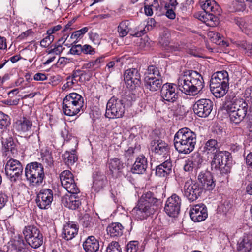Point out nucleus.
Wrapping results in <instances>:
<instances>
[{"instance_id":"f257e3e1","label":"nucleus","mask_w":252,"mask_h":252,"mask_svg":"<svg viewBox=\"0 0 252 252\" xmlns=\"http://www.w3.org/2000/svg\"><path fill=\"white\" fill-rule=\"evenodd\" d=\"M204 80L198 72L192 70L184 71L178 79L177 84L166 83L160 90L162 100L174 103L178 99V90L187 95H195L204 87Z\"/></svg>"},{"instance_id":"f03ea898","label":"nucleus","mask_w":252,"mask_h":252,"mask_svg":"<svg viewBox=\"0 0 252 252\" xmlns=\"http://www.w3.org/2000/svg\"><path fill=\"white\" fill-rule=\"evenodd\" d=\"M161 203V199L151 191L143 193L132 212L135 217L142 220L154 214Z\"/></svg>"},{"instance_id":"7ed1b4c3","label":"nucleus","mask_w":252,"mask_h":252,"mask_svg":"<svg viewBox=\"0 0 252 252\" xmlns=\"http://www.w3.org/2000/svg\"><path fill=\"white\" fill-rule=\"evenodd\" d=\"M196 143V135L189 128H181L175 134L174 144L176 150L181 154L191 153Z\"/></svg>"},{"instance_id":"20e7f679","label":"nucleus","mask_w":252,"mask_h":252,"mask_svg":"<svg viewBox=\"0 0 252 252\" xmlns=\"http://www.w3.org/2000/svg\"><path fill=\"white\" fill-rule=\"evenodd\" d=\"M225 107L231 123L238 124L246 116L248 104L243 99L234 97L231 101L227 100Z\"/></svg>"},{"instance_id":"39448f33","label":"nucleus","mask_w":252,"mask_h":252,"mask_svg":"<svg viewBox=\"0 0 252 252\" xmlns=\"http://www.w3.org/2000/svg\"><path fill=\"white\" fill-rule=\"evenodd\" d=\"M228 74L226 71H219L212 76L210 88L212 93L217 98L223 96L229 88Z\"/></svg>"},{"instance_id":"423d86ee","label":"nucleus","mask_w":252,"mask_h":252,"mask_svg":"<svg viewBox=\"0 0 252 252\" xmlns=\"http://www.w3.org/2000/svg\"><path fill=\"white\" fill-rule=\"evenodd\" d=\"M213 156L211 162L212 169L219 170L222 175L229 173L231 170L230 153L225 151L216 150Z\"/></svg>"},{"instance_id":"0eeeda50","label":"nucleus","mask_w":252,"mask_h":252,"mask_svg":"<svg viewBox=\"0 0 252 252\" xmlns=\"http://www.w3.org/2000/svg\"><path fill=\"white\" fill-rule=\"evenodd\" d=\"M144 83L146 89L150 91L161 90L163 84L159 68L155 65L149 66L145 73Z\"/></svg>"},{"instance_id":"6e6552de","label":"nucleus","mask_w":252,"mask_h":252,"mask_svg":"<svg viewBox=\"0 0 252 252\" xmlns=\"http://www.w3.org/2000/svg\"><path fill=\"white\" fill-rule=\"evenodd\" d=\"M25 174L30 184L33 186L41 185L45 178L43 166L37 162L28 164L25 169Z\"/></svg>"},{"instance_id":"1a4fd4ad","label":"nucleus","mask_w":252,"mask_h":252,"mask_svg":"<svg viewBox=\"0 0 252 252\" xmlns=\"http://www.w3.org/2000/svg\"><path fill=\"white\" fill-rule=\"evenodd\" d=\"M23 234L26 242L32 248H38L42 245L43 235L36 226L32 225L25 226Z\"/></svg>"},{"instance_id":"9d476101","label":"nucleus","mask_w":252,"mask_h":252,"mask_svg":"<svg viewBox=\"0 0 252 252\" xmlns=\"http://www.w3.org/2000/svg\"><path fill=\"white\" fill-rule=\"evenodd\" d=\"M125 110L123 100L113 96L107 103L105 116L110 119L121 118L124 114Z\"/></svg>"},{"instance_id":"9b49d317","label":"nucleus","mask_w":252,"mask_h":252,"mask_svg":"<svg viewBox=\"0 0 252 252\" xmlns=\"http://www.w3.org/2000/svg\"><path fill=\"white\" fill-rule=\"evenodd\" d=\"M23 167L20 162L16 159L10 158L5 166V174L12 182H16L23 173Z\"/></svg>"},{"instance_id":"f8f14e48","label":"nucleus","mask_w":252,"mask_h":252,"mask_svg":"<svg viewBox=\"0 0 252 252\" xmlns=\"http://www.w3.org/2000/svg\"><path fill=\"white\" fill-rule=\"evenodd\" d=\"M203 191V189L198 183H193L192 180H188L185 183L184 195L190 202L197 200Z\"/></svg>"},{"instance_id":"ddd939ff","label":"nucleus","mask_w":252,"mask_h":252,"mask_svg":"<svg viewBox=\"0 0 252 252\" xmlns=\"http://www.w3.org/2000/svg\"><path fill=\"white\" fill-rule=\"evenodd\" d=\"M62 186L70 194H78L80 190L74 179V176L69 170L63 171L60 175Z\"/></svg>"},{"instance_id":"4468645a","label":"nucleus","mask_w":252,"mask_h":252,"mask_svg":"<svg viewBox=\"0 0 252 252\" xmlns=\"http://www.w3.org/2000/svg\"><path fill=\"white\" fill-rule=\"evenodd\" d=\"M124 77L127 87L130 90H133L140 86L141 75L137 69L130 68L126 70Z\"/></svg>"},{"instance_id":"2eb2a0df","label":"nucleus","mask_w":252,"mask_h":252,"mask_svg":"<svg viewBox=\"0 0 252 252\" xmlns=\"http://www.w3.org/2000/svg\"><path fill=\"white\" fill-rule=\"evenodd\" d=\"M182 203L181 198L173 194L168 198L164 207L166 213L170 217H176L180 213Z\"/></svg>"},{"instance_id":"dca6fc26","label":"nucleus","mask_w":252,"mask_h":252,"mask_svg":"<svg viewBox=\"0 0 252 252\" xmlns=\"http://www.w3.org/2000/svg\"><path fill=\"white\" fill-rule=\"evenodd\" d=\"M213 102L209 99H200L194 103L193 107V111L198 116L206 118L212 111Z\"/></svg>"},{"instance_id":"f3484780","label":"nucleus","mask_w":252,"mask_h":252,"mask_svg":"<svg viewBox=\"0 0 252 252\" xmlns=\"http://www.w3.org/2000/svg\"><path fill=\"white\" fill-rule=\"evenodd\" d=\"M53 201V192L49 189H43L37 194L36 202L41 209H47L51 206Z\"/></svg>"},{"instance_id":"a211bd4d","label":"nucleus","mask_w":252,"mask_h":252,"mask_svg":"<svg viewBox=\"0 0 252 252\" xmlns=\"http://www.w3.org/2000/svg\"><path fill=\"white\" fill-rule=\"evenodd\" d=\"M197 180L202 189L204 190H212L216 186L212 174L209 171H202L198 175Z\"/></svg>"},{"instance_id":"6ab92c4d","label":"nucleus","mask_w":252,"mask_h":252,"mask_svg":"<svg viewBox=\"0 0 252 252\" xmlns=\"http://www.w3.org/2000/svg\"><path fill=\"white\" fill-rule=\"evenodd\" d=\"M65 97L63 101V110L65 115L73 116L79 113L83 105L79 102H73L74 101L70 100V98Z\"/></svg>"},{"instance_id":"aec40b11","label":"nucleus","mask_w":252,"mask_h":252,"mask_svg":"<svg viewBox=\"0 0 252 252\" xmlns=\"http://www.w3.org/2000/svg\"><path fill=\"white\" fill-rule=\"evenodd\" d=\"M190 216L194 222H200L205 220L208 216L206 206L201 203L194 205L190 211Z\"/></svg>"},{"instance_id":"412c9836","label":"nucleus","mask_w":252,"mask_h":252,"mask_svg":"<svg viewBox=\"0 0 252 252\" xmlns=\"http://www.w3.org/2000/svg\"><path fill=\"white\" fill-rule=\"evenodd\" d=\"M16 128L17 130L29 136L33 133L32 122L26 117H22L16 122Z\"/></svg>"},{"instance_id":"4be33fe9","label":"nucleus","mask_w":252,"mask_h":252,"mask_svg":"<svg viewBox=\"0 0 252 252\" xmlns=\"http://www.w3.org/2000/svg\"><path fill=\"white\" fill-rule=\"evenodd\" d=\"M27 246L22 236H16L8 243V252H22Z\"/></svg>"},{"instance_id":"5701e85b","label":"nucleus","mask_w":252,"mask_h":252,"mask_svg":"<svg viewBox=\"0 0 252 252\" xmlns=\"http://www.w3.org/2000/svg\"><path fill=\"white\" fill-rule=\"evenodd\" d=\"M62 203L66 207L71 210H75L81 205V202L77 194H71L62 198Z\"/></svg>"},{"instance_id":"b1692460","label":"nucleus","mask_w":252,"mask_h":252,"mask_svg":"<svg viewBox=\"0 0 252 252\" xmlns=\"http://www.w3.org/2000/svg\"><path fill=\"white\" fill-rule=\"evenodd\" d=\"M78 227L77 225L73 221H69L64 225L62 237L66 240H70L78 234Z\"/></svg>"},{"instance_id":"393cba45","label":"nucleus","mask_w":252,"mask_h":252,"mask_svg":"<svg viewBox=\"0 0 252 252\" xmlns=\"http://www.w3.org/2000/svg\"><path fill=\"white\" fill-rule=\"evenodd\" d=\"M147 167V158L143 155H140L136 158V160L131 168V171L133 173L143 174L145 172Z\"/></svg>"},{"instance_id":"a878e982","label":"nucleus","mask_w":252,"mask_h":252,"mask_svg":"<svg viewBox=\"0 0 252 252\" xmlns=\"http://www.w3.org/2000/svg\"><path fill=\"white\" fill-rule=\"evenodd\" d=\"M151 145L153 147L152 150L156 154L164 156L169 152L170 148L168 144L161 140L152 141Z\"/></svg>"},{"instance_id":"bb28decb","label":"nucleus","mask_w":252,"mask_h":252,"mask_svg":"<svg viewBox=\"0 0 252 252\" xmlns=\"http://www.w3.org/2000/svg\"><path fill=\"white\" fill-rule=\"evenodd\" d=\"M108 164L110 173L113 176L117 177L125 167L124 163L118 158L110 159Z\"/></svg>"},{"instance_id":"cd10ccee","label":"nucleus","mask_w":252,"mask_h":252,"mask_svg":"<svg viewBox=\"0 0 252 252\" xmlns=\"http://www.w3.org/2000/svg\"><path fill=\"white\" fill-rule=\"evenodd\" d=\"M172 164L171 161L167 159L156 167V175L157 176L166 177L172 172Z\"/></svg>"},{"instance_id":"c85d7f7f","label":"nucleus","mask_w":252,"mask_h":252,"mask_svg":"<svg viewBox=\"0 0 252 252\" xmlns=\"http://www.w3.org/2000/svg\"><path fill=\"white\" fill-rule=\"evenodd\" d=\"M83 247L86 252H96L99 249V243L94 236H90L83 242Z\"/></svg>"},{"instance_id":"c756f323","label":"nucleus","mask_w":252,"mask_h":252,"mask_svg":"<svg viewBox=\"0 0 252 252\" xmlns=\"http://www.w3.org/2000/svg\"><path fill=\"white\" fill-rule=\"evenodd\" d=\"M107 180L102 174L96 173L94 175V182L92 188L96 192H99L106 185Z\"/></svg>"},{"instance_id":"7c9ffc66","label":"nucleus","mask_w":252,"mask_h":252,"mask_svg":"<svg viewBox=\"0 0 252 252\" xmlns=\"http://www.w3.org/2000/svg\"><path fill=\"white\" fill-rule=\"evenodd\" d=\"M201 5L202 9L206 12H213L215 14H220L221 8L214 0H205Z\"/></svg>"},{"instance_id":"2f4dec72","label":"nucleus","mask_w":252,"mask_h":252,"mask_svg":"<svg viewBox=\"0 0 252 252\" xmlns=\"http://www.w3.org/2000/svg\"><path fill=\"white\" fill-rule=\"evenodd\" d=\"M124 227L119 222L112 223L106 228L107 234L112 238H117L122 235Z\"/></svg>"},{"instance_id":"473e14b6","label":"nucleus","mask_w":252,"mask_h":252,"mask_svg":"<svg viewBox=\"0 0 252 252\" xmlns=\"http://www.w3.org/2000/svg\"><path fill=\"white\" fill-rule=\"evenodd\" d=\"M3 147L7 152H10L13 155L17 153L16 145L13 141V138L11 136L6 137L5 134H2L1 138Z\"/></svg>"},{"instance_id":"72a5a7b5","label":"nucleus","mask_w":252,"mask_h":252,"mask_svg":"<svg viewBox=\"0 0 252 252\" xmlns=\"http://www.w3.org/2000/svg\"><path fill=\"white\" fill-rule=\"evenodd\" d=\"M252 242L248 236H244L238 243V252H250L252 249Z\"/></svg>"},{"instance_id":"f704fd0d","label":"nucleus","mask_w":252,"mask_h":252,"mask_svg":"<svg viewBox=\"0 0 252 252\" xmlns=\"http://www.w3.org/2000/svg\"><path fill=\"white\" fill-rule=\"evenodd\" d=\"M75 150L71 152L66 151L62 156L64 163L67 166L72 165L78 160L77 156L75 154Z\"/></svg>"},{"instance_id":"c9c22d12","label":"nucleus","mask_w":252,"mask_h":252,"mask_svg":"<svg viewBox=\"0 0 252 252\" xmlns=\"http://www.w3.org/2000/svg\"><path fill=\"white\" fill-rule=\"evenodd\" d=\"M218 142L216 140L211 139L208 140L204 146L203 152L207 154L214 153L217 150Z\"/></svg>"},{"instance_id":"e433bc0d","label":"nucleus","mask_w":252,"mask_h":252,"mask_svg":"<svg viewBox=\"0 0 252 252\" xmlns=\"http://www.w3.org/2000/svg\"><path fill=\"white\" fill-rule=\"evenodd\" d=\"M10 124L9 116L0 111V128L5 129L9 126Z\"/></svg>"},{"instance_id":"4c0bfd02","label":"nucleus","mask_w":252,"mask_h":252,"mask_svg":"<svg viewBox=\"0 0 252 252\" xmlns=\"http://www.w3.org/2000/svg\"><path fill=\"white\" fill-rule=\"evenodd\" d=\"M128 25V21H123L119 24L118 27V31L121 36L124 37L129 32Z\"/></svg>"},{"instance_id":"58836bf2","label":"nucleus","mask_w":252,"mask_h":252,"mask_svg":"<svg viewBox=\"0 0 252 252\" xmlns=\"http://www.w3.org/2000/svg\"><path fill=\"white\" fill-rule=\"evenodd\" d=\"M208 36L213 42L218 45L221 44V38H222L223 36H221L220 33L213 31H210L208 32Z\"/></svg>"},{"instance_id":"ea45409f","label":"nucleus","mask_w":252,"mask_h":252,"mask_svg":"<svg viewBox=\"0 0 252 252\" xmlns=\"http://www.w3.org/2000/svg\"><path fill=\"white\" fill-rule=\"evenodd\" d=\"M239 47L245 51V53L252 58V43L242 42L239 44Z\"/></svg>"},{"instance_id":"a19ab883","label":"nucleus","mask_w":252,"mask_h":252,"mask_svg":"<svg viewBox=\"0 0 252 252\" xmlns=\"http://www.w3.org/2000/svg\"><path fill=\"white\" fill-rule=\"evenodd\" d=\"M43 154V155L42 156L43 162L46 163L49 166L53 165L54 161L51 153L46 150Z\"/></svg>"},{"instance_id":"79ce46f5","label":"nucleus","mask_w":252,"mask_h":252,"mask_svg":"<svg viewBox=\"0 0 252 252\" xmlns=\"http://www.w3.org/2000/svg\"><path fill=\"white\" fill-rule=\"evenodd\" d=\"M126 252H140L138 241H130L126 246Z\"/></svg>"},{"instance_id":"37998d69","label":"nucleus","mask_w":252,"mask_h":252,"mask_svg":"<svg viewBox=\"0 0 252 252\" xmlns=\"http://www.w3.org/2000/svg\"><path fill=\"white\" fill-rule=\"evenodd\" d=\"M152 6H154L157 9L159 6L158 0H154L153 2L151 4L146 5V3H145L144 10L146 15L151 16L153 14Z\"/></svg>"},{"instance_id":"c03bdc74","label":"nucleus","mask_w":252,"mask_h":252,"mask_svg":"<svg viewBox=\"0 0 252 252\" xmlns=\"http://www.w3.org/2000/svg\"><path fill=\"white\" fill-rule=\"evenodd\" d=\"M65 97H69L70 100L74 101L73 102H79V103L84 104V99L82 96L76 93H72L67 95ZM68 100V98L67 99Z\"/></svg>"},{"instance_id":"a18cd8bd","label":"nucleus","mask_w":252,"mask_h":252,"mask_svg":"<svg viewBox=\"0 0 252 252\" xmlns=\"http://www.w3.org/2000/svg\"><path fill=\"white\" fill-rule=\"evenodd\" d=\"M106 252H122V251L119 243L116 241H112L107 247Z\"/></svg>"},{"instance_id":"49530a36","label":"nucleus","mask_w":252,"mask_h":252,"mask_svg":"<svg viewBox=\"0 0 252 252\" xmlns=\"http://www.w3.org/2000/svg\"><path fill=\"white\" fill-rule=\"evenodd\" d=\"M218 14H215L213 12H209L208 17V22L207 25L210 26H215L218 24V18L217 16Z\"/></svg>"},{"instance_id":"de8ad7c7","label":"nucleus","mask_w":252,"mask_h":252,"mask_svg":"<svg viewBox=\"0 0 252 252\" xmlns=\"http://www.w3.org/2000/svg\"><path fill=\"white\" fill-rule=\"evenodd\" d=\"M80 223L84 227H90L93 225L92 218L88 214H85L80 219Z\"/></svg>"},{"instance_id":"09e8293b","label":"nucleus","mask_w":252,"mask_h":252,"mask_svg":"<svg viewBox=\"0 0 252 252\" xmlns=\"http://www.w3.org/2000/svg\"><path fill=\"white\" fill-rule=\"evenodd\" d=\"M245 0H236L233 3V7L236 11H243L246 8Z\"/></svg>"},{"instance_id":"8fccbe9b","label":"nucleus","mask_w":252,"mask_h":252,"mask_svg":"<svg viewBox=\"0 0 252 252\" xmlns=\"http://www.w3.org/2000/svg\"><path fill=\"white\" fill-rule=\"evenodd\" d=\"M54 36L48 34L40 41V45L43 47H47L49 46L54 40Z\"/></svg>"},{"instance_id":"3c124183","label":"nucleus","mask_w":252,"mask_h":252,"mask_svg":"<svg viewBox=\"0 0 252 252\" xmlns=\"http://www.w3.org/2000/svg\"><path fill=\"white\" fill-rule=\"evenodd\" d=\"M74 44L70 49L69 53L73 55H80L82 53V46L80 44Z\"/></svg>"},{"instance_id":"603ef678","label":"nucleus","mask_w":252,"mask_h":252,"mask_svg":"<svg viewBox=\"0 0 252 252\" xmlns=\"http://www.w3.org/2000/svg\"><path fill=\"white\" fill-rule=\"evenodd\" d=\"M194 166V161L190 159H188L185 161V164L184 166V169L186 172H191L193 171Z\"/></svg>"},{"instance_id":"864d4df0","label":"nucleus","mask_w":252,"mask_h":252,"mask_svg":"<svg viewBox=\"0 0 252 252\" xmlns=\"http://www.w3.org/2000/svg\"><path fill=\"white\" fill-rule=\"evenodd\" d=\"M62 51L63 49L62 46L61 45H58L54 46L53 48L49 49L47 51V52L49 54H55L56 55H59Z\"/></svg>"},{"instance_id":"5fc2aeb1","label":"nucleus","mask_w":252,"mask_h":252,"mask_svg":"<svg viewBox=\"0 0 252 252\" xmlns=\"http://www.w3.org/2000/svg\"><path fill=\"white\" fill-rule=\"evenodd\" d=\"M82 53L85 54L94 55L95 51L92 47L89 45L85 44L82 46Z\"/></svg>"},{"instance_id":"6e6d98bb","label":"nucleus","mask_w":252,"mask_h":252,"mask_svg":"<svg viewBox=\"0 0 252 252\" xmlns=\"http://www.w3.org/2000/svg\"><path fill=\"white\" fill-rule=\"evenodd\" d=\"M245 96L248 102L252 103V87H248L245 91Z\"/></svg>"},{"instance_id":"4d7b16f0","label":"nucleus","mask_w":252,"mask_h":252,"mask_svg":"<svg viewBox=\"0 0 252 252\" xmlns=\"http://www.w3.org/2000/svg\"><path fill=\"white\" fill-rule=\"evenodd\" d=\"M134 149L132 147L129 148L125 153V157L127 158V160H131L134 157Z\"/></svg>"},{"instance_id":"13d9d810","label":"nucleus","mask_w":252,"mask_h":252,"mask_svg":"<svg viewBox=\"0 0 252 252\" xmlns=\"http://www.w3.org/2000/svg\"><path fill=\"white\" fill-rule=\"evenodd\" d=\"M7 201V196L5 193L0 191V209L5 206Z\"/></svg>"},{"instance_id":"bf43d9fd","label":"nucleus","mask_w":252,"mask_h":252,"mask_svg":"<svg viewBox=\"0 0 252 252\" xmlns=\"http://www.w3.org/2000/svg\"><path fill=\"white\" fill-rule=\"evenodd\" d=\"M66 80L67 82L63 85L62 87L63 89L71 88L73 84L75 83L74 80L72 79V78L70 76L67 77Z\"/></svg>"},{"instance_id":"052dcab7","label":"nucleus","mask_w":252,"mask_h":252,"mask_svg":"<svg viewBox=\"0 0 252 252\" xmlns=\"http://www.w3.org/2000/svg\"><path fill=\"white\" fill-rule=\"evenodd\" d=\"M209 12H206L204 11L199 14L198 18L207 25L208 22V17L207 16H209Z\"/></svg>"},{"instance_id":"680f3d73","label":"nucleus","mask_w":252,"mask_h":252,"mask_svg":"<svg viewBox=\"0 0 252 252\" xmlns=\"http://www.w3.org/2000/svg\"><path fill=\"white\" fill-rule=\"evenodd\" d=\"M166 10V16L170 19H174L176 17V14L174 12L175 9L172 8H167L165 9Z\"/></svg>"},{"instance_id":"e2e57ef3","label":"nucleus","mask_w":252,"mask_h":252,"mask_svg":"<svg viewBox=\"0 0 252 252\" xmlns=\"http://www.w3.org/2000/svg\"><path fill=\"white\" fill-rule=\"evenodd\" d=\"M246 162L248 167L252 170V152H250L246 156Z\"/></svg>"},{"instance_id":"0e129e2a","label":"nucleus","mask_w":252,"mask_h":252,"mask_svg":"<svg viewBox=\"0 0 252 252\" xmlns=\"http://www.w3.org/2000/svg\"><path fill=\"white\" fill-rule=\"evenodd\" d=\"M47 76L45 74L37 73L34 76V79L37 81H44L47 79Z\"/></svg>"},{"instance_id":"69168bd1","label":"nucleus","mask_w":252,"mask_h":252,"mask_svg":"<svg viewBox=\"0 0 252 252\" xmlns=\"http://www.w3.org/2000/svg\"><path fill=\"white\" fill-rule=\"evenodd\" d=\"M178 4V2L176 0H170L168 3H166L165 5V9L172 8L176 9V7Z\"/></svg>"},{"instance_id":"338daca9","label":"nucleus","mask_w":252,"mask_h":252,"mask_svg":"<svg viewBox=\"0 0 252 252\" xmlns=\"http://www.w3.org/2000/svg\"><path fill=\"white\" fill-rule=\"evenodd\" d=\"M70 62V59L63 57L59 58L58 61V63L60 64L65 65L67 63H69Z\"/></svg>"},{"instance_id":"774afa93","label":"nucleus","mask_w":252,"mask_h":252,"mask_svg":"<svg viewBox=\"0 0 252 252\" xmlns=\"http://www.w3.org/2000/svg\"><path fill=\"white\" fill-rule=\"evenodd\" d=\"M82 36L81 35L79 32L76 31L73 32L71 35L70 38L72 39H75V40L74 41L73 43H76L77 42V40L78 38H82Z\"/></svg>"}]
</instances>
